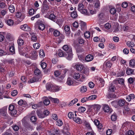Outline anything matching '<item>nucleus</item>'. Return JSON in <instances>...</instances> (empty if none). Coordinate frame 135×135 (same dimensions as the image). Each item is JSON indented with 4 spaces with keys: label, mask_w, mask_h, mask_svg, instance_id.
I'll list each match as a JSON object with an SVG mask.
<instances>
[{
    "label": "nucleus",
    "mask_w": 135,
    "mask_h": 135,
    "mask_svg": "<svg viewBox=\"0 0 135 135\" xmlns=\"http://www.w3.org/2000/svg\"><path fill=\"white\" fill-rule=\"evenodd\" d=\"M37 53L35 51H33L30 53V58L32 59H35L36 57Z\"/></svg>",
    "instance_id": "f3484780"
},
{
    "label": "nucleus",
    "mask_w": 135,
    "mask_h": 135,
    "mask_svg": "<svg viewBox=\"0 0 135 135\" xmlns=\"http://www.w3.org/2000/svg\"><path fill=\"white\" fill-rule=\"evenodd\" d=\"M33 48L35 49H37L39 48L40 47V44L38 43H36L34 44L33 45Z\"/></svg>",
    "instance_id": "4d7b16f0"
},
{
    "label": "nucleus",
    "mask_w": 135,
    "mask_h": 135,
    "mask_svg": "<svg viewBox=\"0 0 135 135\" xmlns=\"http://www.w3.org/2000/svg\"><path fill=\"white\" fill-rule=\"evenodd\" d=\"M116 95L113 93H111L109 94L108 96V97L109 98H115L116 97Z\"/></svg>",
    "instance_id": "a19ab883"
},
{
    "label": "nucleus",
    "mask_w": 135,
    "mask_h": 135,
    "mask_svg": "<svg viewBox=\"0 0 135 135\" xmlns=\"http://www.w3.org/2000/svg\"><path fill=\"white\" fill-rule=\"evenodd\" d=\"M44 104L46 105H48L50 103V101L49 99L47 98H46L44 101Z\"/></svg>",
    "instance_id": "f704fd0d"
},
{
    "label": "nucleus",
    "mask_w": 135,
    "mask_h": 135,
    "mask_svg": "<svg viewBox=\"0 0 135 135\" xmlns=\"http://www.w3.org/2000/svg\"><path fill=\"white\" fill-rule=\"evenodd\" d=\"M16 16L17 17L20 19L21 21H22L25 17L24 13L19 12H17L16 13Z\"/></svg>",
    "instance_id": "423d86ee"
},
{
    "label": "nucleus",
    "mask_w": 135,
    "mask_h": 135,
    "mask_svg": "<svg viewBox=\"0 0 135 135\" xmlns=\"http://www.w3.org/2000/svg\"><path fill=\"white\" fill-rule=\"evenodd\" d=\"M71 16L73 18H75L77 16V14L76 12V11H73L71 14Z\"/></svg>",
    "instance_id": "a18cd8bd"
},
{
    "label": "nucleus",
    "mask_w": 135,
    "mask_h": 135,
    "mask_svg": "<svg viewBox=\"0 0 135 135\" xmlns=\"http://www.w3.org/2000/svg\"><path fill=\"white\" fill-rule=\"evenodd\" d=\"M10 51L11 52L12 54H15V49L13 46H12L9 48Z\"/></svg>",
    "instance_id": "473e14b6"
},
{
    "label": "nucleus",
    "mask_w": 135,
    "mask_h": 135,
    "mask_svg": "<svg viewBox=\"0 0 135 135\" xmlns=\"http://www.w3.org/2000/svg\"><path fill=\"white\" fill-rule=\"evenodd\" d=\"M74 67L77 70L80 71L82 70L84 67L83 65L79 63H77L75 64Z\"/></svg>",
    "instance_id": "1a4fd4ad"
},
{
    "label": "nucleus",
    "mask_w": 135,
    "mask_h": 135,
    "mask_svg": "<svg viewBox=\"0 0 135 135\" xmlns=\"http://www.w3.org/2000/svg\"><path fill=\"white\" fill-rule=\"evenodd\" d=\"M38 28L39 30L43 31L45 29V26L44 24L40 23L39 24Z\"/></svg>",
    "instance_id": "bb28decb"
},
{
    "label": "nucleus",
    "mask_w": 135,
    "mask_h": 135,
    "mask_svg": "<svg viewBox=\"0 0 135 135\" xmlns=\"http://www.w3.org/2000/svg\"><path fill=\"white\" fill-rule=\"evenodd\" d=\"M39 118H43L45 117V116L44 113L41 111L37 110L36 112Z\"/></svg>",
    "instance_id": "dca6fc26"
},
{
    "label": "nucleus",
    "mask_w": 135,
    "mask_h": 135,
    "mask_svg": "<svg viewBox=\"0 0 135 135\" xmlns=\"http://www.w3.org/2000/svg\"><path fill=\"white\" fill-rule=\"evenodd\" d=\"M104 14L102 13L98 15V18L100 20H104Z\"/></svg>",
    "instance_id": "e433bc0d"
},
{
    "label": "nucleus",
    "mask_w": 135,
    "mask_h": 135,
    "mask_svg": "<svg viewBox=\"0 0 135 135\" xmlns=\"http://www.w3.org/2000/svg\"><path fill=\"white\" fill-rule=\"evenodd\" d=\"M18 93V92L17 90H13L11 92V95L13 96H16Z\"/></svg>",
    "instance_id": "680f3d73"
},
{
    "label": "nucleus",
    "mask_w": 135,
    "mask_h": 135,
    "mask_svg": "<svg viewBox=\"0 0 135 135\" xmlns=\"http://www.w3.org/2000/svg\"><path fill=\"white\" fill-rule=\"evenodd\" d=\"M112 65V63L110 61L108 60L106 61L103 65V69H106L107 68H110Z\"/></svg>",
    "instance_id": "7ed1b4c3"
},
{
    "label": "nucleus",
    "mask_w": 135,
    "mask_h": 135,
    "mask_svg": "<svg viewBox=\"0 0 135 135\" xmlns=\"http://www.w3.org/2000/svg\"><path fill=\"white\" fill-rule=\"evenodd\" d=\"M134 70L133 69L127 68H126V73L128 75L133 74Z\"/></svg>",
    "instance_id": "9b49d317"
},
{
    "label": "nucleus",
    "mask_w": 135,
    "mask_h": 135,
    "mask_svg": "<svg viewBox=\"0 0 135 135\" xmlns=\"http://www.w3.org/2000/svg\"><path fill=\"white\" fill-rule=\"evenodd\" d=\"M89 86L90 88H92L94 86V84L92 82L90 81L89 83Z\"/></svg>",
    "instance_id": "774afa93"
},
{
    "label": "nucleus",
    "mask_w": 135,
    "mask_h": 135,
    "mask_svg": "<svg viewBox=\"0 0 135 135\" xmlns=\"http://www.w3.org/2000/svg\"><path fill=\"white\" fill-rule=\"evenodd\" d=\"M53 34L55 36H58L60 35V33L59 31L56 30L54 31Z\"/></svg>",
    "instance_id": "3c124183"
},
{
    "label": "nucleus",
    "mask_w": 135,
    "mask_h": 135,
    "mask_svg": "<svg viewBox=\"0 0 135 135\" xmlns=\"http://www.w3.org/2000/svg\"><path fill=\"white\" fill-rule=\"evenodd\" d=\"M64 29L66 36L68 37H70V35L71 32L70 27L66 25L64 26Z\"/></svg>",
    "instance_id": "20e7f679"
},
{
    "label": "nucleus",
    "mask_w": 135,
    "mask_h": 135,
    "mask_svg": "<svg viewBox=\"0 0 135 135\" xmlns=\"http://www.w3.org/2000/svg\"><path fill=\"white\" fill-rule=\"evenodd\" d=\"M134 132L132 130H129L126 133V135H134Z\"/></svg>",
    "instance_id": "09e8293b"
},
{
    "label": "nucleus",
    "mask_w": 135,
    "mask_h": 135,
    "mask_svg": "<svg viewBox=\"0 0 135 135\" xmlns=\"http://www.w3.org/2000/svg\"><path fill=\"white\" fill-rule=\"evenodd\" d=\"M7 24L9 26L12 25L13 24V21L11 19H9L7 21Z\"/></svg>",
    "instance_id": "5fc2aeb1"
},
{
    "label": "nucleus",
    "mask_w": 135,
    "mask_h": 135,
    "mask_svg": "<svg viewBox=\"0 0 135 135\" xmlns=\"http://www.w3.org/2000/svg\"><path fill=\"white\" fill-rule=\"evenodd\" d=\"M9 112L12 116L16 115L17 113L16 110L14 106L12 105H10L8 108Z\"/></svg>",
    "instance_id": "f03ea898"
},
{
    "label": "nucleus",
    "mask_w": 135,
    "mask_h": 135,
    "mask_svg": "<svg viewBox=\"0 0 135 135\" xmlns=\"http://www.w3.org/2000/svg\"><path fill=\"white\" fill-rule=\"evenodd\" d=\"M78 101L77 99L75 98L73 100L71 101L69 103L68 106H71L73 105L74 104L76 103Z\"/></svg>",
    "instance_id": "5701e85b"
},
{
    "label": "nucleus",
    "mask_w": 135,
    "mask_h": 135,
    "mask_svg": "<svg viewBox=\"0 0 135 135\" xmlns=\"http://www.w3.org/2000/svg\"><path fill=\"white\" fill-rule=\"evenodd\" d=\"M52 90H53V91H59L61 89V88L60 87L56 85H55L52 86Z\"/></svg>",
    "instance_id": "a878e982"
},
{
    "label": "nucleus",
    "mask_w": 135,
    "mask_h": 135,
    "mask_svg": "<svg viewBox=\"0 0 135 135\" xmlns=\"http://www.w3.org/2000/svg\"><path fill=\"white\" fill-rule=\"evenodd\" d=\"M69 118L71 119H73L74 117V114L72 112H69L68 114Z\"/></svg>",
    "instance_id": "bf43d9fd"
},
{
    "label": "nucleus",
    "mask_w": 135,
    "mask_h": 135,
    "mask_svg": "<svg viewBox=\"0 0 135 135\" xmlns=\"http://www.w3.org/2000/svg\"><path fill=\"white\" fill-rule=\"evenodd\" d=\"M116 9L114 8H112L110 10V12L112 15L116 13Z\"/></svg>",
    "instance_id": "8fccbe9b"
},
{
    "label": "nucleus",
    "mask_w": 135,
    "mask_h": 135,
    "mask_svg": "<svg viewBox=\"0 0 135 135\" xmlns=\"http://www.w3.org/2000/svg\"><path fill=\"white\" fill-rule=\"evenodd\" d=\"M87 90V87L86 86H83L81 87L80 88V90L81 92L84 93L86 92Z\"/></svg>",
    "instance_id": "37998d69"
},
{
    "label": "nucleus",
    "mask_w": 135,
    "mask_h": 135,
    "mask_svg": "<svg viewBox=\"0 0 135 135\" xmlns=\"http://www.w3.org/2000/svg\"><path fill=\"white\" fill-rule=\"evenodd\" d=\"M93 57L91 55L89 54L86 56L85 59L87 62L93 60Z\"/></svg>",
    "instance_id": "4468645a"
},
{
    "label": "nucleus",
    "mask_w": 135,
    "mask_h": 135,
    "mask_svg": "<svg viewBox=\"0 0 135 135\" xmlns=\"http://www.w3.org/2000/svg\"><path fill=\"white\" fill-rule=\"evenodd\" d=\"M50 100L54 102V103H59V100L58 99L52 98L51 97H49Z\"/></svg>",
    "instance_id": "4c0bfd02"
},
{
    "label": "nucleus",
    "mask_w": 135,
    "mask_h": 135,
    "mask_svg": "<svg viewBox=\"0 0 135 135\" xmlns=\"http://www.w3.org/2000/svg\"><path fill=\"white\" fill-rule=\"evenodd\" d=\"M80 74L78 73H74L73 77L75 79L77 80L80 77Z\"/></svg>",
    "instance_id": "412c9836"
},
{
    "label": "nucleus",
    "mask_w": 135,
    "mask_h": 135,
    "mask_svg": "<svg viewBox=\"0 0 135 135\" xmlns=\"http://www.w3.org/2000/svg\"><path fill=\"white\" fill-rule=\"evenodd\" d=\"M100 2L98 0H97L96 2L95 3L94 5V7L95 8H98L100 7Z\"/></svg>",
    "instance_id": "79ce46f5"
},
{
    "label": "nucleus",
    "mask_w": 135,
    "mask_h": 135,
    "mask_svg": "<svg viewBox=\"0 0 135 135\" xmlns=\"http://www.w3.org/2000/svg\"><path fill=\"white\" fill-rule=\"evenodd\" d=\"M97 97L96 95H91L88 97V100H93L95 99Z\"/></svg>",
    "instance_id": "72a5a7b5"
},
{
    "label": "nucleus",
    "mask_w": 135,
    "mask_h": 135,
    "mask_svg": "<svg viewBox=\"0 0 135 135\" xmlns=\"http://www.w3.org/2000/svg\"><path fill=\"white\" fill-rule=\"evenodd\" d=\"M39 54L40 57H43L45 56V53L42 50H40Z\"/></svg>",
    "instance_id": "58836bf2"
},
{
    "label": "nucleus",
    "mask_w": 135,
    "mask_h": 135,
    "mask_svg": "<svg viewBox=\"0 0 135 135\" xmlns=\"http://www.w3.org/2000/svg\"><path fill=\"white\" fill-rule=\"evenodd\" d=\"M66 83L69 86H71L72 85L73 83V79L70 78H68Z\"/></svg>",
    "instance_id": "b1692460"
},
{
    "label": "nucleus",
    "mask_w": 135,
    "mask_h": 135,
    "mask_svg": "<svg viewBox=\"0 0 135 135\" xmlns=\"http://www.w3.org/2000/svg\"><path fill=\"white\" fill-rule=\"evenodd\" d=\"M127 45L129 47H133L134 46V43L133 42H131L129 41H128L127 42Z\"/></svg>",
    "instance_id": "603ef678"
},
{
    "label": "nucleus",
    "mask_w": 135,
    "mask_h": 135,
    "mask_svg": "<svg viewBox=\"0 0 135 135\" xmlns=\"http://www.w3.org/2000/svg\"><path fill=\"white\" fill-rule=\"evenodd\" d=\"M126 101L124 99H121L119 100L118 102V104L119 106L120 107L123 106Z\"/></svg>",
    "instance_id": "a211bd4d"
},
{
    "label": "nucleus",
    "mask_w": 135,
    "mask_h": 135,
    "mask_svg": "<svg viewBox=\"0 0 135 135\" xmlns=\"http://www.w3.org/2000/svg\"><path fill=\"white\" fill-rule=\"evenodd\" d=\"M81 13L86 15H89L90 14L88 13L87 12L86 9H85L84 8L83 9L79 11Z\"/></svg>",
    "instance_id": "2f4dec72"
},
{
    "label": "nucleus",
    "mask_w": 135,
    "mask_h": 135,
    "mask_svg": "<svg viewBox=\"0 0 135 135\" xmlns=\"http://www.w3.org/2000/svg\"><path fill=\"white\" fill-rule=\"evenodd\" d=\"M93 107L95 110L98 111L99 110L101 106L99 105L95 104L93 106Z\"/></svg>",
    "instance_id": "4be33fe9"
},
{
    "label": "nucleus",
    "mask_w": 135,
    "mask_h": 135,
    "mask_svg": "<svg viewBox=\"0 0 135 135\" xmlns=\"http://www.w3.org/2000/svg\"><path fill=\"white\" fill-rule=\"evenodd\" d=\"M34 73L36 75H38L41 73V71L39 69H37L35 70Z\"/></svg>",
    "instance_id": "052dcab7"
},
{
    "label": "nucleus",
    "mask_w": 135,
    "mask_h": 135,
    "mask_svg": "<svg viewBox=\"0 0 135 135\" xmlns=\"http://www.w3.org/2000/svg\"><path fill=\"white\" fill-rule=\"evenodd\" d=\"M17 42L18 45L20 46H21L23 44V40L22 39H19L18 40Z\"/></svg>",
    "instance_id": "e2e57ef3"
},
{
    "label": "nucleus",
    "mask_w": 135,
    "mask_h": 135,
    "mask_svg": "<svg viewBox=\"0 0 135 135\" xmlns=\"http://www.w3.org/2000/svg\"><path fill=\"white\" fill-rule=\"evenodd\" d=\"M103 110L105 112H108L111 109H110V107L108 105L106 104H104L103 105Z\"/></svg>",
    "instance_id": "2eb2a0df"
},
{
    "label": "nucleus",
    "mask_w": 135,
    "mask_h": 135,
    "mask_svg": "<svg viewBox=\"0 0 135 135\" xmlns=\"http://www.w3.org/2000/svg\"><path fill=\"white\" fill-rule=\"evenodd\" d=\"M85 37L86 38H89L90 37V33L89 31H86L84 34Z\"/></svg>",
    "instance_id": "c03bdc74"
},
{
    "label": "nucleus",
    "mask_w": 135,
    "mask_h": 135,
    "mask_svg": "<svg viewBox=\"0 0 135 135\" xmlns=\"http://www.w3.org/2000/svg\"><path fill=\"white\" fill-rule=\"evenodd\" d=\"M111 25L109 23H106L105 25V28L107 29H109L111 27Z\"/></svg>",
    "instance_id": "338daca9"
},
{
    "label": "nucleus",
    "mask_w": 135,
    "mask_h": 135,
    "mask_svg": "<svg viewBox=\"0 0 135 135\" xmlns=\"http://www.w3.org/2000/svg\"><path fill=\"white\" fill-rule=\"evenodd\" d=\"M63 49L64 50L67 51V52H71L72 51L71 48L66 45H65L63 46Z\"/></svg>",
    "instance_id": "f8f14e48"
},
{
    "label": "nucleus",
    "mask_w": 135,
    "mask_h": 135,
    "mask_svg": "<svg viewBox=\"0 0 135 135\" xmlns=\"http://www.w3.org/2000/svg\"><path fill=\"white\" fill-rule=\"evenodd\" d=\"M85 110V108L83 107H80L78 109L79 111L80 112H84Z\"/></svg>",
    "instance_id": "de8ad7c7"
},
{
    "label": "nucleus",
    "mask_w": 135,
    "mask_h": 135,
    "mask_svg": "<svg viewBox=\"0 0 135 135\" xmlns=\"http://www.w3.org/2000/svg\"><path fill=\"white\" fill-rule=\"evenodd\" d=\"M51 7L50 5H48L46 4L43 5L41 11L42 13H46L47 12V11L50 9Z\"/></svg>",
    "instance_id": "39448f33"
},
{
    "label": "nucleus",
    "mask_w": 135,
    "mask_h": 135,
    "mask_svg": "<svg viewBox=\"0 0 135 135\" xmlns=\"http://www.w3.org/2000/svg\"><path fill=\"white\" fill-rule=\"evenodd\" d=\"M52 86L51 84H47L46 85V88L47 90L51 91L52 87Z\"/></svg>",
    "instance_id": "ea45409f"
},
{
    "label": "nucleus",
    "mask_w": 135,
    "mask_h": 135,
    "mask_svg": "<svg viewBox=\"0 0 135 135\" xmlns=\"http://www.w3.org/2000/svg\"><path fill=\"white\" fill-rule=\"evenodd\" d=\"M115 89V87L113 86L112 84H111L109 86V90L110 91H114Z\"/></svg>",
    "instance_id": "49530a36"
},
{
    "label": "nucleus",
    "mask_w": 135,
    "mask_h": 135,
    "mask_svg": "<svg viewBox=\"0 0 135 135\" xmlns=\"http://www.w3.org/2000/svg\"><path fill=\"white\" fill-rule=\"evenodd\" d=\"M38 80L35 77H33L28 81V82L29 83H32L38 81Z\"/></svg>",
    "instance_id": "aec40b11"
},
{
    "label": "nucleus",
    "mask_w": 135,
    "mask_h": 135,
    "mask_svg": "<svg viewBox=\"0 0 135 135\" xmlns=\"http://www.w3.org/2000/svg\"><path fill=\"white\" fill-rule=\"evenodd\" d=\"M18 104L19 105L21 106L22 105H26V101H23V100L21 99L18 102Z\"/></svg>",
    "instance_id": "c756f323"
},
{
    "label": "nucleus",
    "mask_w": 135,
    "mask_h": 135,
    "mask_svg": "<svg viewBox=\"0 0 135 135\" xmlns=\"http://www.w3.org/2000/svg\"><path fill=\"white\" fill-rule=\"evenodd\" d=\"M35 12V10L33 9H31L29 10V14L31 15H33Z\"/></svg>",
    "instance_id": "0e129e2a"
},
{
    "label": "nucleus",
    "mask_w": 135,
    "mask_h": 135,
    "mask_svg": "<svg viewBox=\"0 0 135 135\" xmlns=\"http://www.w3.org/2000/svg\"><path fill=\"white\" fill-rule=\"evenodd\" d=\"M73 120L76 123L80 124L81 123V121L80 119L78 117H75L73 118Z\"/></svg>",
    "instance_id": "393cba45"
},
{
    "label": "nucleus",
    "mask_w": 135,
    "mask_h": 135,
    "mask_svg": "<svg viewBox=\"0 0 135 135\" xmlns=\"http://www.w3.org/2000/svg\"><path fill=\"white\" fill-rule=\"evenodd\" d=\"M87 3L85 0H82L78 5V10L79 11L83 9L85 7L87 6Z\"/></svg>",
    "instance_id": "f257e3e1"
},
{
    "label": "nucleus",
    "mask_w": 135,
    "mask_h": 135,
    "mask_svg": "<svg viewBox=\"0 0 135 135\" xmlns=\"http://www.w3.org/2000/svg\"><path fill=\"white\" fill-rule=\"evenodd\" d=\"M117 116L115 114H113L111 116V120L113 121H115L117 119Z\"/></svg>",
    "instance_id": "13d9d810"
},
{
    "label": "nucleus",
    "mask_w": 135,
    "mask_h": 135,
    "mask_svg": "<svg viewBox=\"0 0 135 135\" xmlns=\"http://www.w3.org/2000/svg\"><path fill=\"white\" fill-rule=\"evenodd\" d=\"M20 28L22 30L25 31H28L30 30V28L27 25V24L21 26Z\"/></svg>",
    "instance_id": "6e6552de"
},
{
    "label": "nucleus",
    "mask_w": 135,
    "mask_h": 135,
    "mask_svg": "<svg viewBox=\"0 0 135 135\" xmlns=\"http://www.w3.org/2000/svg\"><path fill=\"white\" fill-rule=\"evenodd\" d=\"M129 66L132 68H134L135 66V60L132 59L130 60Z\"/></svg>",
    "instance_id": "6ab92c4d"
},
{
    "label": "nucleus",
    "mask_w": 135,
    "mask_h": 135,
    "mask_svg": "<svg viewBox=\"0 0 135 135\" xmlns=\"http://www.w3.org/2000/svg\"><path fill=\"white\" fill-rule=\"evenodd\" d=\"M108 47L112 49H115V46L113 44H109L108 45Z\"/></svg>",
    "instance_id": "69168bd1"
},
{
    "label": "nucleus",
    "mask_w": 135,
    "mask_h": 135,
    "mask_svg": "<svg viewBox=\"0 0 135 135\" xmlns=\"http://www.w3.org/2000/svg\"><path fill=\"white\" fill-rule=\"evenodd\" d=\"M56 125L58 126H61L62 125V122L61 120L59 119L56 121Z\"/></svg>",
    "instance_id": "864d4df0"
},
{
    "label": "nucleus",
    "mask_w": 135,
    "mask_h": 135,
    "mask_svg": "<svg viewBox=\"0 0 135 135\" xmlns=\"http://www.w3.org/2000/svg\"><path fill=\"white\" fill-rule=\"evenodd\" d=\"M9 9L10 12L12 13H13L15 11V8L13 5H11L9 7Z\"/></svg>",
    "instance_id": "cd10ccee"
},
{
    "label": "nucleus",
    "mask_w": 135,
    "mask_h": 135,
    "mask_svg": "<svg viewBox=\"0 0 135 135\" xmlns=\"http://www.w3.org/2000/svg\"><path fill=\"white\" fill-rule=\"evenodd\" d=\"M56 17V16L54 14H51L49 15V18L50 19L54 21L55 20Z\"/></svg>",
    "instance_id": "c9c22d12"
},
{
    "label": "nucleus",
    "mask_w": 135,
    "mask_h": 135,
    "mask_svg": "<svg viewBox=\"0 0 135 135\" xmlns=\"http://www.w3.org/2000/svg\"><path fill=\"white\" fill-rule=\"evenodd\" d=\"M80 26H81L82 29L86 28V24L85 22L82 21H80Z\"/></svg>",
    "instance_id": "7c9ffc66"
},
{
    "label": "nucleus",
    "mask_w": 135,
    "mask_h": 135,
    "mask_svg": "<svg viewBox=\"0 0 135 135\" xmlns=\"http://www.w3.org/2000/svg\"><path fill=\"white\" fill-rule=\"evenodd\" d=\"M7 107H6L0 109V115L3 116H6L7 114Z\"/></svg>",
    "instance_id": "0eeeda50"
},
{
    "label": "nucleus",
    "mask_w": 135,
    "mask_h": 135,
    "mask_svg": "<svg viewBox=\"0 0 135 135\" xmlns=\"http://www.w3.org/2000/svg\"><path fill=\"white\" fill-rule=\"evenodd\" d=\"M64 52L61 50H58V55L60 57H65V54H64Z\"/></svg>",
    "instance_id": "c85d7f7f"
},
{
    "label": "nucleus",
    "mask_w": 135,
    "mask_h": 135,
    "mask_svg": "<svg viewBox=\"0 0 135 135\" xmlns=\"http://www.w3.org/2000/svg\"><path fill=\"white\" fill-rule=\"evenodd\" d=\"M67 53L65 54V57L69 60H71L73 58L72 51L71 52H67Z\"/></svg>",
    "instance_id": "9d476101"
},
{
    "label": "nucleus",
    "mask_w": 135,
    "mask_h": 135,
    "mask_svg": "<svg viewBox=\"0 0 135 135\" xmlns=\"http://www.w3.org/2000/svg\"><path fill=\"white\" fill-rule=\"evenodd\" d=\"M37 118L35 116H33L31 117L30 120L32 122H36L37 120Z\"/></svg>",
    "instance_id": "6e6d98bb"
},
{
    "label": "nucleus",
    "mask_w": 135,
    "mask_h": 135,
    "mask_svg": "<svg viewBox=\"0 0 135 135\" xmlns=\"http://www.w3.org/2000/svg\"><path fill=\"white\" fill-rule=\"evenodd\" d=\"M135 95L134 94H130L126 97V99L127 101L129 102L131 99H133Z\"/></svg>",
    "instance_id": "ddd939ff"
}]
</instances>
